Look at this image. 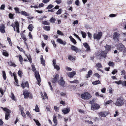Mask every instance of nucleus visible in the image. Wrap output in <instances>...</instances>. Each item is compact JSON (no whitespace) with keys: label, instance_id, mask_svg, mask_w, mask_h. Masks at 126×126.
Masks as SVG:
<instances>
[{"label":"nucleus","instance_id":"6","mask_svg":"<svg viewBox=\"0 0 126 126\" xmlns=\"http://www.w3.org/2000/svg\"><path fill=\"white\" fill-rule=\"evenodd\" d=\"M91 97L90 94L88 92L85 93L81 94V97L84 99H88Z\"/></svg>","mask_w":126,"mask_h":126},{"label":"nucleus","instance_id":"49","mask_svg":"<svg viewBox=\"0 0 126 126\" xmlns=\"http://www.w3.org/2000/svg\"><path fill=\"white\" fill-rule=\"evenodd\" d=\"M121 84L123 86H126V81H122Z\"/></svg>","mask_w":126,"mask_h":126},{"label":"nucleus","instance_id":"60","mask_svg":"<svg viewBox=\"0 0 126 126\" xmlns=\"http://www.w3.org/2000/svg\"><path fill=\"white\" fill-rule=\"evenodd\" d=\"M26 114L27 115L29 116L30 118L32 117V116L29 111H27L26 112Z\"/></svg>","mask_w":126,"mask_h":126},{"label":"nucleus","instance_id":"19","mask_svg":"<svg viewBox=\"0 0 126 126\" xmlns=\"http://www.w3.org/2000/svg\"><path fill=\"white\" fill-rule=\"evenodd\" d=\"M40 60L41 62V64H42L44 66H45V61L43 59V56L42 55H41V56Z\"/></svg>","mask_w":126,"mask_h":126},{"label":"nucleus","instance_id":"13","mask_svg":"<svg viewBox=\"0 0 126 126\" xmlns=\"http://www.w3.org/2000/svg\"><path fill=\"white\" fill-rule=\"evenodd\" d=\"M108 52L106 50L102 51L101 53V56L102 57L105 58Z\"/></svg>","mask_w":126,"mask_h":126},{"label":"nucleus","instance_id":"25","mask_svg":"<svg viewBox=\"0 0 126 126\" xmlns=\"http://www.w3.org/2000/svg\"><path fill=\"white\" fill-rule=\"evenodd\" d=\"M20 13L21 15H24L25 16H29V14L25 11H21L20 12Z\"/></svg>","mask_w":126,"mask_h":126},{"label":"nucleus","instance_id":"42","mask_svg":"<svg viewBox=\"0 0 126 126\" xmlns=\"http://www.w3.org/2000/svg\"><path fill=\"white\" fill-rule=\"evenodd\" d=\"M108 64L109 66H113L114 65V63L113 62L111 61L109 62Z\"/></svg>","mask_w":126,"mask_h":126},{"label":"nucleus","instance_id":"34","mask_svg":"<svg viewBox=\"0 0 126 126\" xmlns=\"http://www.w3.org/2000/svg\"><path fill=\"white\" fill-rule=\"evenodd\" d=\"M100 82L99 80H98L97 81H96L94 82H92V84L94 85H96L100 83Z\"/></svg>","mask_w":126,"mask_h":126},{"label":"nucleus","instance_id":"62","mask_svg":"<svg viewBox=\"0 0 126 126\" xmlns=\"http://www.w3.org/2000/svg\"><path fill=\"white\" fill-rule=\"evenodd\" d=\"M121 75H125L126 74V72L124 70H122L121 71Z\"/></svg>","mask_w":126,"mask_h":126},{"label":"nucleus","instance_id":"44","mask_svg":"<svg viewBox=\"0 0 126 126\" xmlns=\"http://www.w3.org/2000/svg\"><path fill=\"white\" fill-rule=\"evenodd\" d=\"M57 33L58 34H59L60 35H63V33L61 31H60L58 30L57 31Z\"/></svg>","mask_w":126,"mask_h":126},{"label":"nucleus","instance_id":"33","mask_svg":"<svg viewBox=\"0 0 126 126\" xmlns=\"http://www.w3.org/2000/svg\"><path fill=\"white\" fill-rule=\"evenodd\" d=\"M44 29L46 31H49L50 30V28L49 26H46L43 27Z\"/></svg>","mask_w":126,"mask_h":126},{"label":"nucleus","instance_id":"4","mask_svg":"<svg viewBox=\"0 0 126 126\" xmlns=\"http://www.w3.org/2000/svg\"><path fill=\"white\" fill-rule=\"evenodd\" d=\"M117 49L120 51L124 52L126 51L125 47L122 44L120 43L116 46Z\"/></svg>","mask_w":126,"mask_h":126},{"label":"nucleus","instance_id":"55","mask_svg":"<svg viewBox=\"0 0 126 126\" xmlns=\"http://www.w3.org/2000/svg\"><path fill=\"white\" fill-rule=\"evenodd\" d=\"M122 82V80H120L118 81H115V83L118 85H119L121 84Z\"/></svg>","mask_w":126,"mask_h":126},{"label":"nucleus","instance_id":"9","mask_svg":"<svg viewBox=\"0 0 126 126\" xmlns=\"http://www.w3.org/2000/svg\"><path fill=\"white\" fill-rule=\"evenodd\" d=\"M65 82L62 77H61L60 79L58 81V83L59 84L62 86H64L65 84Z\"/></svg>","mask_w":126,"mask_h":126},{"label":"nucleus","instance_id":"15","mask_svg":"<svg viewBox=\"0 0 126 126\" xmlns=\"http://www.w3.org/2000/svg\"><path fill=\"white\" fill-rule=\"evenodd\" d=\"M57 41L59 43L65 45L66 44V43L65 41H63L60 39L58 38L57 40Z\"/></svg>","mask_w":126,"mask_h":126},{"label":"nucleus","instance_id":"21","mask_svg":"<svg viewBox=\"0 0 126 126\" xmlns=\"http://www.w3.org/2000/svg\"><path fill=\"white\" fill-rule=\"evenodd\" d=\"M29 93L27 92H24L23 94L24 96V98H28L29 97Z\"/></svg>","mask_w":126,"mask_h":126},{"label":"nucleus","instance_id":"18","mask_svg":"<svg viewBox=\"0 0 126 126\" xmlns=\"http://www.w3.org/2000/svg\"><path fill=\"white\" fill-rule=\"evenodd\" d=\"M15 24L16 29V32H19V24L17 21L15 22Z\"/></svg>","mask_w":126,"mask_h":126},{"label":"nucleus","instance_id":"39","mask_svg":"<svg viewBox=\"0 0 126 126\" xmlns=\"http://www.w3.org/2000/svg\"><path fill=\"white\" fill-rule=\"evenodd\" d=\"M75 59V57H73L71 55L69 56L68 57V59L71 61H72Z\"/></svg>","mask_w":126,"mask_h":126},{"label":"nucleus","instance_id":"38","mask_svg":"<svg viewBox=\"0 0 126 126\" xmlns=\"http://www.w3.org/2000/svg\"><path fill=\"white\" fill-rule=\"evenodd\" d=\"M81 34L82 35V37L84 38H85L86 36V33L82 31H81Z\"/></svg>","mask_w":126,"mask_h":126},{"label":"nucleus","instance_id":"36","mask_svg":"<svg viewBox=\"0 0 126 126\" xmlns=\"http://www.w3.org/2000/svg\"><path fill=\"white\" fill-rule=\"evenodd\" d=\"M2 74H3V77L4 80H5L6 79V77L5 73L4 71H2Z\"/></svg>","mask_w":126,"mask_h":126},{"label":"nucleus","instance_id":"14","mask_svg":"<svg viewBox=\"0 0 126 126\" xmlns=\"http://www.w3.org/2000/svg\"><path fill=\"white\" fill-rule=\"evenodd\" d=\"M83 45L84 47L86 49V50L87 51H89L90 50L89 46L87 43H83Z\"/></svg>","mask_w":126,"mask_h":126},{"label":"nucleus","instance_id":"16","mask_svg":"<svg viewBox=\"0 0 126 126\" xmlns=\"http://www.w3.org/2000/svg\"><path fill=\"white\" fill-rule=\"evenodd\" d=\"M21 86L23 89H24L26 87H28L29 85L28 82L26 81L25 83H22L21 84Z\"/></svg>","mask_w":126,"mask_h":126},{"label":"nucleus","instance_id":"31","mask_svg":"<svg viewBox=\"0 0 126 126\" xmlns=\"http://www.w3.org/2000/svg\"><path fill=\"white\" fill-rule=\"evenodd\" d=\"M53 121L55 124L56 125H57V122L56 117L55 116H53Z\"/></svg>","mask_w":126,"mask_h":126},{"label":"nucleus","instance_id":"46","mask_svg":"<svg viewBox=\"0 0 126 126\" xmlns=\"http://www.w3.org/2000/svg\"><path fill=\"white\" fill-rule=\"evenodd\" d=\"M5 7V4H3L1 5L0 8V9L2 10H4Z\"/></svg>","mask_w":126,"mask_h":126},{"label":"nucleus","instance_id":"7","mask_svg":"<svg viewBox=\"0 0 126 126\" xmlns=\"http://www.w3.org/2000/svg\"><path fill=\"white\" fill-rule=\"evenodd\" d=\"M102 35V33L101 32H99L97 34L94 33V39L99 40L101 38Z\"/></svg>","mask_w":126,"mask_h":126},{"label":"nucleus","instance_id":"52","mask_svg":"<svg viewBox=\"0 0 126 126\" xmlns=\"http://www.w3.org/2000/svg\"><path fill=\"white\" fill-rule=\"evenodd\" d=\"M27 58L28 59V60L31 63H32V58L31 57V56H30L29 55L28 56H27Z\"/></svg>","mask_w":126,"mask_h":126},{"label":"nucleus","instance_id":"2","mask_svg":"<svg viewBox=\"0 0 126 126\" xmlns=\"http://www.w3.org/2000/svg\"><path fill=\"white\" fill-rule=\"evenodd\" d=\"M125 103V100L122 98H118L115 105L116 106H121L124 105Z\"/></svg>","mask_w":126,"mask_h":126},{"label":"nucleus","instance_id":"27","mask_svg":"<svg viewBox=\"0 0 126 126\" xmlns=\"http://www.w3.org/2000/svg\"><path fill=\"white\" fill-rule=\"evenodd\" d=\"M44 95L42 94L41 97L42 98V99H44V96L46 98L48 99V97H47V94L45 92H44Z\"/></svg>","mask_w":126,"mask_h":126},{"label":"nucleus","instance_id":"64","mask_svg":"<svg viewBox=\"0 0 126 126\" xmlns=\"http://www.w3.org/2000/svg\"><path fill=\"white\" fill-rule=\"evenodd\" d=\"M53 66H55L56 63V60L55 59H53L52 61Z\"/></svg>","mask_w":126,"mask_h":126},{"label":"nucleus","instance_id":"51","mask_svg":"<svg viewBox=\"0 0 126 126\" xmlns=\"http://www.w3.org/2000/svg\"><path fill=\"white\" fill-rule=\"evenodd\" d=\"M18 57L19 59V61L20 62H23V59L21 56L20 55H18Z\"/></svg>","mask_w":126,"mask_h":126},{"label":"nucleus","instance_id":"63","mask_svg":"<svg viewBox=\"0 0 126 126\" xmlns=\"http://www.w3.org/2000/svg\"><path fill=\"white\" fill-rule=\"evenodd\" d=\"M94 75L97 78H99L100 77V75L97 73H95Z\"/></svg>","mask_w":126,"mask_h":126},{"label":"nucleus","instance_id":"40","mask_svg":"<svg viewBox=\"0 0 126 126\" xmlns=\"http://www.w3.org/2000/svg\"><path fill=\"white\" fill-rule=\"evenodd\" d=\"M14 9L16 11V13L19 14L20 13L19 12V8L17 7H15L14 8Z\"/></svg>","mask_w":126,"mask_h":126},{"label":"nucleus","instance_id":"24","mask_svg":"<svg viewBox=\"0 0 126 126\" xmlns=\"http://www.w3.org/2000/svg\"><path fill=\"white\" fill-rule=\"evenodd\" d=\"M105 48L106 50H108V51H110L111 49V47L110 46H109L106 45V46L105 47Z\"/></svg>","mask_w":126,"mask_h":126},{"label":"nucleus","instance_id":"17","mask_svg":"<svg viewBox=\"0 0 126 126\" xmlns=\"http://www.w3.org/2000/svg\"><path fill=\"white\" fill-rule=\"evenodd\" d=\"M5 27L4 25L2 24L1 25L0 27V32L2 33H4L5 32V31L4 30Z\"/></svg>","mask_w":126,"mask_h":126},{"label":"nucleus","instance_id":"37","mask_svg":"<svg viewBox=\"0 0 126 126\" xmlns=\"http://www.w3.org/2000/svg\"><path fill=\"white\" fill-rule=\"evenodd\" d=\"M53 7L54 6L53 5L51 4H49L48 5L46 9L48 10H49L53 8Z\"/></svg>","mask_w":126,"mask_h":126},{"label":"nucleus","instance_id":"22","mask_svg":"<svg viewBox=\"0 0 126 126\" xmlns=\"http://www.w3.org/2000/svg\"><path fill=\"white\" fill-rule=\"evenodd\" d=\"M92 74V71L91 70L89 71L88 73V74L86 75V77L87 78H88L90 77V75H91Z\"/></svg>","mask_w":126,"mask_h":126},{"label":"nucleus","instance_id":"48","mask_svg":"<svg viewBox=\"0 0 126 126\" xmlns=\"http://www.w3.org/2000/svg\"><path fill=\"white\" fill-rule=\"evenodd\" d=\"M14 79L15 80V82L16 83V85L17 86H18L19 85H17V84H18V80L17 79V77L16 76H15L14 77Z\"/></svg>","mask_w":126,"mask_h":126},{"label":"nucleus","instance_id":"59","mask_svg":"<svg viewBox=\"0 0 126 126\" xmlns=\"http://www.w3.org/2000/svg\"><path fill=\"white\" fill-rule=\"evenodd\" d=\"M76 5L77 6L79 5V0H77L75 2Z\"/></svg>","mask_w":126,"mask_h":126},{"label":"nucleus","instance_id":"43","mask_svg":"<svg viewBox=\"0 0 126 126\" xmlns=\"http://www.w3.org/2000/svg\"><path fill=\"white\" fill-rule=\"evenodd\" d=\"M62 11V9H60L58 10L57 11L56 13V14L57 15L60 14Z\"/></svg>","mask_w":126,"mask_h":126},{"label":"nucleus","instance_id":"58","mask_svg":"<svg viewBox=\"0 0 126 126\" xmlns=\"http://www.w3.org/2000/svg\"><path fill=\"white\" fill-rule=\"evenodd\" d=\"M65 69L66 70L68 71H70L72 70L71 68L67 66L66 67Z\"/></svg>","mask_w":126,"mask_h":126},{"label":"nucleus","instance_id":"30","mask_svg":"<svg viewBox=\"0 0 126 126\" xmlns=\"http://www.w3.org/2000/svg\"><path fill=\"white\" fill-rule=\"evenodd\" d=\"M96 66L98 68H100L102 67V66L101 64L99 63H96Z\"/></svg>","mask_w":126,"mask_h":126},{"label":"nucleus","instance_id":"3","mask_svg":"<svg viewBox=\"0 0 126 126\" xmlns=\"http://www.w3.org/2000/svg\"><path fill=\"white\" fill-rule=\"evenodd\" d=\"M120 34L119 32H115L113 34V39L115 42H118L119 40Z\"/></svg>","mask_w":126,"mask_h":126},{"label":"nucleus","instance_id":"50","mask_svg":"<svg viewBox=\"0 0 126 126\" xmlns=\"http://www.w3.org/2000/svg\"><path fill=\"white\" fill-rule=\"evenodd\" d=\"M35 110L37 112H38L39 111V109L37 105H36L35 106Z\"/></svg>","mask_w":126,"mask_h":126},{"label":"nucleus","instance_id":"11","mask_svg":"<svg viewBox=\"0 0 126 126\" xmlns=\"http://www.w3.org/2000/svg\"><path fill=\"white\" fill-rule=\"evenodd\" d=\"M76 72L75 71H73L71 72H70L67 73V75L70 78H72L76 74Z\"/></svg>","mask_w":126,"mask_h":126},{"label":"nucleus","instance_id":"47","mask_svg":"<svg viewBox=\"0 0 126 126\" xmlns=\"http://www.w3.org/2000/svg\"><path fill=\"white\" fill-rule=\"evenodd\" d=\"M71 83H79V81L78 80H75L73 81H69Z\"/></svg>","mask_w":126,"mask_h":126},{"label":"nucleus","instance_id":"5","mask_svg":"<svg viewBox=\"0 0 126 126\" xmlns=\"http://www.w3.org/2000/svg\"><path fill=\"white\" fill-rule=\"evenodd\" d=\"M1 108L4 111H5V119L6 120H8V117H9L10 116L9 113L11 112V111L6 108H3V107Z\"/></svg>","mask_w":126,"mask_h":126},{"label":"nucleus","instance_id":"1","mask_svg":"<svg viewBox=\"0 0 126 126\" xmlns=\"http://www.w3.org/2000/svg\"><path fill=\"white\" fill-rule=\"evenodd\" d=\"M32 71L35 73V77L38 82V84L40 85V83L41 82L40 78L38 72L37 71L34 66V65L32 63Z\"/></svg>","mask_w":126,"mask_h":126},{"label":"nucleus","instance_id":"35","mask_svg":"<svg viewBox=\"0 0 126 126\" xmlns=\"http://www.w3.org/2000/svg\"><path fill=\"white\" fill-rule=\"evenodd\" d=\"M55 21H56L55 19V18H53V17L51 18L50 19V22L52 23H55Z\"/></svg>","mask_w":126,"mask_h":126},{"label":"nucleus","instance_id":"32","mask_svg":"<svg viewBox=\"0 0 126 126\" xmlns=\"http://www.w3.org/2000/svg\"><path fill=\"white\" fill-rule=\"evenodd\" d=\"M34 121L35 122L36 125L38 126H41V124L39 123V121L37 120L33 119Z\"/></svg>","mask_w":126,"mask_h":126},{"label":"nucleus","instance_id":"56","mask_svg":"<svg viewBox=\"0 0 126 126\" xmlns=\"http://www.w3.org/2000/svg\"><path fill=\"white\" fill-rule=\"evenodd\" d=\"M42 23L44 25H48L49 24V23L47 21H42Z\"/></svg>","mask_w":126,"mask_h":126},{"label":"nucleus","instance_id":"12","mask_svg":"<svg viewBox=\"0 0 126 126\" xmlns=\"http://www.w3.org/2000/svg\"><path fill=\"white\" fill-rule=\"evenodd\" d=\"M70 111V108H64L62 110V112L64 114H66L69 113Z\"/></svg>","mask_w":126,"mask_h":126},{"label":"nucleus","instance_id":"8","mask_svg":"<svg viewBox=\"0 0 126 126\" xmlns=\"http://www.w3.org/2000/svg\"><path fill=\"white\" fill-rule=\"evenodd\" d=\"M100 108V106L96 104H93L91 106V109L93 110H96Z\"/></svg>","mask_w":126,"mask_h":126},{"label":"nucleus","instance_id":"54","mask_svg":"<svg viewBox=\"0 0 126 126\" xmlns=\"http://www.w3.org/2000/svg\"><path fill=\"white\" fill-rule=\"evenodd\" d=\"M54 66V68L56 69L57 70H60V68L59 66L56 65Z\"/></svg>","mask_w":126,"mask_h":126},{"label":"nucleus","instance_id":"45","mask_svg":"<svg viewBox=\"0 0 126 126\" xmlns=\"http://www.w3.org/2000/svg\"><path fill=\"white\" fill-rule=\"evenodd\" d=\"M18 74L20 77H21L22 76V75L23 74V73L21 71L19 70L18 72Z\"/></svg>","mask_w":126,"mask_h":126},{"label":"nucleus","instance_id":"29","mask_svg":"<svg viewBox=\"0 0 126 126\" xmlns=\"http://www.w3.org/2000/svg\"><path fill=\"white\" fill-rule=\"evenodd\" d=\"M105 112H100L99 113V115L101 116V117H105L106 116V115H105Z\"/></svg>","mask_w":126,"mask_h":126},{"label":"nucleus","instance_id":"28","mask_svg":"<svg viewBox=\"0 0 126 126\" xmlns=\"http://www.w3.org/2000/svg\"><path fill=\"white\" fill-rule=\"evenodd\" d=\"M71 49L72 50L75 51H76L78 49L77 47H76L75 46L73 45L71 46Z\"/></svg>","mask_w":126,"mask_h":126},{"label":"nucleus","instance_id":"53","mask_svg":"<svg viewBox=\"0 0 126 126\" xmlns=\"http://www.w3.org/2000/svg\"><path fill=\"white\" fill-rule=\"evenodd\" d=\"M18 107L19 108L21 112V111H23V110H24V108L23 107L21 106V105H19Z\"/></svg>","mask_w":126,"mask_h":126},{"label":"nucleus","instance_id":"20","mask_svg":"<svg viewBox=\"0 0 126 126\" xmlns=\"http://www.w3.org/2000/svg\"><path fill=\"white\" fill-rule=\"evenodd\" d=\"M21 38L24 41V43H25V44L26 45V46H27V48H28V46L27 44L26 43V42H25L27 40L25 36H24L23 34L21 35Z\"/></svg>","mask_w":126,"mask_h":126},{"label":"nucleus","instance_id":"10","mask_svg":"<svg viewBox=\"0 0 126 126\" xmlns=\"http://www.w3.org/2000/svg\"><path fill=\"white\" fill-rule=\"evenodd\" d=\"M59 78V76L58 74H56L54 78H53L51 81L52 82L55 83L58 82Z\"/></svg>","mask_w":126,"mask_h":126},{"label":"nucleus","instance_id":"26","mask_svg":"<svg viewBox=\"0 0 126 126\" xmlns=\"http://www.w3.org/2000/svg\"><path fill=\"white\" fill-rule=\"evenodd\" d=\"M69 38L70 39L71 42H72L75 44H76L77 42L71 36H70Z\"/></svg>","mask_w":126,"mask_h":126},{"label":"nucleus","instance_id":"23","mask_svg":"<svg viewBox=\"0 0 126 126\" xmlns=\"http://www.w3.org/2000/svg\"><path fill=\"white\" fill-rule=\"evenodd\" d=\"M33 28L34 27L33 26L32 24H30L28 27V28L29 31L31 32H32V31Z\"/></svg>","mask_w":126,"mask_h":126},{"label":"nucleus","instance_id":"41","mask_svg":"<svg viewBox=\"0 0 126 126\" xmlns=\"http://www.w3.org/2000/svg\"><path fill=\"white\" fill-rule=\"evenodd\" d=\"M11 98L13 100L16 101V99L15 97L14 96V94L13 93H12L11 94Z\"/></svg>","mask_w":126,"mask_h":126},{"label":"nucleus","instance_id":"61","mask_svg":"<svg viewBox=\"0 0 126 126\" xmlns=\"http://www.w3.org/2000/svg\"><path fill=\"white\" fill-rule=\"evenodd\" d=\"M112 102V100H110L109 101H106L105 103L106 104H109V103H110Z\"/></svg>","mask_w":126,"mask_h":126},{"label":"nucleus","instance_id":"57","mask_svg":"<svg viewBox=\"0 0 126 126\" xmlns=\"http://www.w3.org/2000/svg\"><path fill=\"white\" fill-rule=\"evenodd\" d=\"M122 35L125 38L124 41H126V32L123 33Z\"/></svg>","mask_w":126,"mask_h":126}]
</instances>
